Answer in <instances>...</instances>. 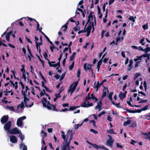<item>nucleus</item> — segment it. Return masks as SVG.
<instances>
[{"label":"nucleus","instance_id":"f257e3e1","mask_svg":"<svg viewBox=\"0 0 150 150\" xmlns=\"http://www.w3.org/2000/svg\"><path fill=\"white\" fill-rule=\"evenodd\" d=\"M61 132L62 134L61 135L62 137L64 140V142H67L68 141V139H69H69L70 138L69 135H71V134L72 136V137H73V134L72 133V130H69L67 131L66 134V136L67 137V138H66V136H65V135L64 132L63 131H62Z\"/></svg>","mask_w":150,"mask_h":150},{"label":"nucleus","instance_id":"f03ea898","mask_svg":"<svg viewBox=\"0 0 150 150\" xmlns=\"http://www.w3.org/2000/svg\"><path fill=\"white\" fill-rule=\"evenodd\" d=\"M41 101L42 104L43 106L44 107L47 108L48 110H51L52 109L51 104L49 101H47L45 98H43Z\"/></svg>","mask_w":150,"mask_h":150},{"label":"nucleus","instance_id":"7ed1b4c3","mask_svg":"<svg viewBox=\"0 0 150 150\" xmlns=\"http://www.w3.org/2000/svg\"><path fill=\"white\" fill-rule=\"evenodd\" d=\"M69 136L70 138L68 142L67 141V142H65L64 145L61 146L62 150H71L69 148V144L71 141L73 139V137L71 134L69 135Z\"/></svg>","mask_w":150,"mask_h":150},{"label":"nucleus","instance_id":"20e7f679","mask_svg":"<svg viewBox=\"0 0 150 150\" xmlns=\"http://www.w3.org/2000/svg\"><path fill=\"white\" fill-rule=\"evenodd\" d=\"M78 84V82L76 81L75 83L72 84L70 87L69 89L68 90V92H70L71 94L74 93L76 88V86Z\"/></svg>","mask_w":150,"mask_h":150},{"label":"nucleus","instance_id":"39448f33","mask_svg":"<svg viewBox=\"0 0 150 150\" xmlns=\"http://www.w3.org/2000/svg\"><path fill=\"white\" fill-rule=\"evenodd\" d=\"M21 132V130L18 128L15 127L14 128L11 129L9 131V133L11 134H19Z\"/></svg>","mask_w":150,"mask_h":150},{"label":"nucleus","instance_id":"423d86ee","mask_svg":"<svg viewBox=\"0 0 150 150\" xmlns=\"http://www.w3.org/2000/svg\"><path fill=\"white\" fill-rule=\"evenodd\" d=\"M12 125L11 122L10 121H9L5 123V124L4 126V129L7 131H8V133L9 131L11 130L10 128Z\"/></svg>","mask_w":150,"mask_h":150},{"label":"nucleus","instance_id":"0eeeda50","mask_svg":"<svg viewBox=\"0 0 150 150\" xmlns=\"http://www.w3.org/2000/svg\"><path fill=\"white\" fill-rule=\"evenodd\" d=\"M124 110H125L129 113H140L142 110L141 109H138L135 110H129V109L124 108Z\"/></svg>","mask_w":150,"mask_h":150},{"label":"nucleus","instance_id":"6e6552de","mask_svg":"<svg viewBox=\"0 0 150 150\" xmlns=\"http://www.w3.org/2000/svg\"><path fill=\"white\" fill-rule=\"evenodd\" d=\"M22 68L21 69V71L22 72V78L24 79L25 81H26V77L25 75V72L24 69L25 66L23 64L21 65Z\"/></svg>","mask_w":150,"mask_h":150},{"label":"nucleus","instance_id":"1a4fd4ad","mask_svg":"<svg viewBox=\"0 0 150 150\" xmlns=\"http://www.w3.org/2000/svg\"><path fill=\"white\" fill-rule=\"evenodd\" d=\"M8 116L7 115H4L1 119V122L3 124L6 123L8 120Z\"/></svg>","mask_w":150,"mask_h":150},{"label":"nucleus","instance_id":"9d476101","mask_svg":"<svg viewBox=\"0 0 150 150\" xmlns=\"http://www.w3.org/2000/svg\"><path fill=\"white\" fill-rule=\"evenodd\" d=\"M10 140L12 143H15L17 142V139L16 137L14 135H11L10 137Z\"/></svg>","mask_w":150,"mask_h":150},{"label":"nucleus","instance_id":"9b49d317","mask_svg":"<svg viewBox=\"0 0 150 150\" xmlns=\"http://www.w3.org/2000/svg\"><path fill=\"white\" fill-rule=\"evenodd\" d=\"M103 88H104L103 89V93L102 96V98H103L106 96L107 92L108 93L109 92L108 88H106L104 86Z\"/></svg>","mask_w":150,"mask_h":150},{"label":"nucleus","instance_id":"f8f14e48","mask_svg":"<svg viewBox=\"0 0 150 150\" xmlns=\"http://www.w3.org/2000/svg\"><path fill=\"white\" fill-rule=\"evenodd\" d=\"M93 12L92 11H91L90 14L88 17V19L87 20V22L86 23V25L88 23H89L91 20H93V16H92L93 14ZM86 26V25H85ZM86 28V26H85L84 27V28Z\"/></svg>","mask_w":150,"mask_h":150},{"label":"nucleus","instance_id":"ddd939ff","mask_svg":"<svg viewBox=\"0 0 150 150\" xmlns=\"http://www.w3.org/2000/svg\"><path fill=\"white\" fill-rule=\"evenodd\" d=\"M114 140H108L107 141L106 144L108 146H109L110 147H112Z\"/></svg>","mask_w":150,"mask_h":150},{"label":"nucleus","instance_id":"4468645a","mask_svg":"<svg viewBox=\"0 0 150 150\" xmlns=\"http://www.w3.org/2000/svg\"><path fill=\"white\" fill-rule=\"evenodd\" d=\"M129 62V64L128 65V70L129 71H130L132 69L133 67V66L132 65L133 62V60L130 59Z\"/></svg>","mask_w":150,"mask_h":150},{"label":"nucleus","instance_id":"2eb2a0df","mask_svg":"<svg viewBox=\"0 0 150 150\" xmlns=\"http://www.w3.org/2000/svg\"><path fill=\"white\" fill-rule=\"evenodd\" d=\"M91 23H90L89 24L86 30V31H88L91 32V29L92 26H93V25H94V23L93 22H92V24L90 25V24Z\"/></svg>","mask_w":150,"mask_h":150},{"label":"nucleus","instance_id":"dca6fc26","mask_svg":"<svg viewBox=\"0 0 150 150\" xmlns=\"http://www.w3.org/2000/svg\"><path fill=\"white\" fill-rule=\"evenodd\" d=\"M102 62V59H100L98 62L97 64V71H99L100 69V68Z\"/></svg>","mask_w":150,"mask_h":150},{"label":"nucleus","instance_id":"f3484780","mask_svg":"<svg viewBox=\"0 0 150 150\" xmlns=\"http://www.w3.org/2000/svg\"><path fill=\"white\" fill-rule=\"evenodd\" d=\"M17 125L18 127H21L23 125V122L22 120L19 118H18L17 120Z\"/></svg>","mask_w":150,"mask_h":150},{"label":"nucleus","instance_id":"a211bd4d","mask_svg":"<svg viewBox=\"0 0 150 150\" xmlns=\"http://www.w3.org/2000/svg\"><path fill=\"white\" fill-rule=\"evenodd\" d=\"M119 97L120 100H122L124 98H125V95H124L123 93L121 92L119 93Z\"/></svg>","mask_w":150,"mask_h":150},{"label":"nucleus","instance_id":"6ab92c4d","mask_svg":"<svg viewBox=\"0 0 150 150\" xmlns=\"http://www.w3.org/2000/svg\"><path fill=\"white\" fill-rule=\"evenodd\" d=\"M24 102L26 107H28V105H27V101H29L30 99L26 97V96H24Z\"/></svg>","mask_w":150,"mask_h":150},{"label":"nucleus","instance_id":"aec40b11","mask_svg":"<svg viewBox=\"0 0 150 150\" xmlns=\"http://www.w3.org/2000/svg\"><path fill=\"white\" fill-rule=\"evenodd\" d=\"M19 146L20 148H22L23 146V147L22 150H27V147L26 146L23 144V143H21L20 144Z\"/></svg>","mask_w":150,"mask_h":150},{"label":"nucleus","instance_id":"412c9836","mask_svg":"<svg viewBox=\"0 0 150 150\" xmlns=\"http://www.w3.org/2000/svg\"><path fill=\"white\" fill-rule=\"evenodd\" d=\"M42 35L46 38L48 42H49L51 45H52V42L50 40L49 38L44 33H42Z\"/></svg>","mask_w":150,"mask_h":150},{"label":"nucleus","instance_id":"4be33fe9","mask_svg":"<svg viewBox=\"0 0 150 150\" xmlns=\"http://www.w3.org/2000/svg\"><path fill=\"white\" fill-rule=\"evenodd\" d=\"M91 99L93 100L95 102H96L98 101V99L94 95L93 93H92L91 95Z\"/></svg>","mask_w":150,"mask_h":150},{"label":"nucleus","instance_id":"5701e85b","mask_svg":"<svg viewBox=\"0 0 150 150\" xmlns=\"http://www.w3.org/2000/svg\"><path fill=\"white\" fill-rule=\"evenodd\" d=\"M137 58L135 59H134V61L135 62L141 61V62L142 61V57H143V56H142V55H141L139 57L137 56Z\"/></svg>","mask_w":150,"mask_h":150},{"label":"nucleus","instance_id":"b1692460","mask_svg":"<svg viewBox=\"0 0 150 150\" xmlns=\"http://www.w3.org/2000/svg\"><path fill=\"white\" fill-rule=\"evenodd\" d=\"M113 93L112 91L110 93L108 96V98L109 99L111 100L112 103V102H114L112 100V97L113 94Z\"/></svg>","mask_w":150,"mask_h":150},{"label":"nucleus","instance_id":"393cba45","mask_svg":"<svg viewBox=\"0 0 150 150\" xmlns=\"http://www.w3.org/2000/svg\"><path fill=\"white\" fill-rule=\"evenodd\" d=\"M131 122V120H127L124 122L123 125L125 126L129 125Z\"/></svg>","mask_w":150,"mask_h":150},{"label":"nucleus","instance_id":"a878e982","mask_svg":"<svg viewBox=\"0 0 150 150\" xmlns=\"http://www.w3.org/2000/svg\"><path fill=\"white\" fill-rule=\"evenodd\" d=\"M112 103L114 105L116 106V107L118 108H123L122 107L120 106V103H114V102H112Z\"/></svg>","mask_w":150,"mask_h":150},{"label":"nucleus","instance_id":"bb28decb","mask_svg":"<svg viewBox=\"0 0 150 150\" xmlns=\"http://www.w3.org/2000/svg\"><path fill=\"white\" fill-rule=\"evenodd\" d=\"M36 48L37 50H38L39 49V53H40L41 52V49L40 47V46L39 45H38V43L36 41Z\"/></svg>","mask_w":150,"mask_h":150},{"label":"nucleus","instance_id":"cd10ccee","mask_svg":"<svg viewBox=\"0 0 150 150\" xmlns=\"http://www.w3.org/2000/svg\"><path fill=\"white\" fill-rule=\"evenodd\" d=\"M27 50L28 51V52H29V54H30V56L33 57V56L31 53L29 46L28 45H27Z\"/></svg>","mask_w":150,"mask_h":150},{"label":"nucleus","instance_id":"c85d7f7f","mask_svg":"<svg viewBox=\"0 0 150 150\" xmlns=\"http://www.w3.org/2000/svg\"><path fill=\"white\" fill-rule=\"evenodd\" d=\"M19 137L20 139L22 140L21 143H23V141L24 139V136L22 135L21 132L19 134Z\"/></svg>","mask_w":150,"mask_h":150},{"label":"nucleus","instance_id":"c756f323","mask_svg":"<svg viewBox=\"0 0 150 150\" xmlns=\"http://www.w3.org/2000/svg\"><path fill=\"white\" fill-rule=\"evenodd\" d=\"M87 101H86L85 99V100L84 102H83V104H81V106L83 107L86 108L87 107V104H86V102Z\"/></svg>","mask_w":150,"mask_h":150},{"label":"nucleus","instance_id":"7c9ffc66","mask_svg":"<svg viewBox=\"0 0 150 150\" xmlns=\"http://www.w3.org/2000/svg\"><path fill=\"white\" fill-rule=\"evenodd\" d=\"M107 133H109L110 134H116V133L114 132H113V129H110L107 131Z\"/></svg>","mask_w":150,"mask_h":150},{"label":"nucleus","instance_id":"2f4dec72","mask_svg":"<svg viewBox=\"0 0 150 150\" xmlns=\"http://www.w3.org/2000/svg\"><path fill=\"white\" fill-rule=\"evenodd\" d=\"M101 106H100V105H97L95 107V110H97V109H98V111H100L101 110L102 108H101Z\"/></svg>","mask_w":150,"mask_h":150},{"label":"nucleus","instance_id":"473e14b6","mask_svg":"<svg viewBox=\"0 0 150 150\" xmlns=\"http://www.w3.org/2000/svg\"><path fill=\"white\" fill-rule=\"evenodd\" d=\"M137 126V123L135 122H134L131 124L130 125V127H135Z\"/></svg>","mask_w":150,"mask_h":150},{"label":"nucleus","instance_id":"72a5a7b5","mask_svg":"<svg viewBox=\"0 0 150 150\" xmlns=\"http://www.w3.org/2000/svg\"><path fill=\"white\" fill-rule=\"evenodd\" d=\"M90 93H88V94L87 96L86 97L85 100L86 101H87V100H90L91 99V96H90Z\"/></svg>","mask_w":150,"mask_h":150},{"label":"nucleus","instance_id":"f704fd0d","mask_svg":"<svg viewBox=\"0 0 150 150\" xmlns=\"http://www.w3.org/2000/svg\"><path fill=\"white\" fill-rule=\"evenodd\" d=\"M136 18V16H135L134 18L133 16H130V17L129 18V19L132 21L133 22H135V21L134 19V18Z\"/></svg>","mask_w":150,"mask_h":150},{"label":"nucleus","instance_id":"c9c22d12","mask_svg":"<svg viewBox=\"0 0 150 150\" xmlns=\"http://www.w3.org/2000/svg\"><path fill=\"white\" fill-rule=\"evenodd\" d=\"M144 52L146 53H147L149 51H150V47H147L145 49H144Z\"/></svg>","mask_w":150,"mask_h":150},{"label":"nucleus","instance_id":"e433bc0d","mask_svg":"<svg viewBox=\"0 0 150 150\" xmlns=\"http://www.w3.org/2000/svg\"><path fill=\"white\" fill-rule=\"evenodd\" d=\"M41 133L42 134H43L44 135H42V138H44L45 137L47 136V133L44 132L43 130H42L41 131Z\"/></svg>","mask_w":150,"mask_h":150},{"label":"nucleus","instance_id":"4c0bfd02","mask_svg":"<svg viewBox=\"0 0 150 150\" xmlns=\"http://www.w3.org/2000/svg\"><path fill=\"white\" fill-rule=\"evenodd\" d=\"M20 106L21 109L23 108H24V104L23 102H22L20 105H19L17 107L18 108V107Z\"/></svg>","mask_w":150,"mask_h":150},{"label":"nucleus","instance_id":"58836bf2","mask_svg":"<svg viewBox=\"0 0 150 150\" xmlns=\"http://www.w3.org/2000/svg\"><path fill=\"white\" fill-rule=\"evenodd\" d=\"M83 124V122L81 123V124H78L75 125V128L76 129H77L79 128V127L82 125Z\"/></svg>","mask_w":150,"mask_h":150},{"label":"nucleus","instance_id":"ea45409f","mask_svg":"<svg viewBox=\"0 0 150 150\" xmlns=\"http://www.w3.org/2000/svg\"><path fill=\"white\" fill-rule=\"evenodd\" d=\"M144 117H146L145 119L148 120H150V115L148 114L145 115Z\"/></svg>","mask_w":150,"mask_h":150},{"label":"nucleus","instance_id":"a19ab883","mask_svg":"<svg viewBox=\"0 0 150 150\" xmlns=\"http://www.w3.org/2000/svg\"><path fill=\"white\" fill-rule=\"evenodd\" d=\"M89 123H92L93 127H96V126L95 121L94 120H91L90 121Z\"/></svg>","mask_w":150,"mask_h":150},{"label":"nucleus","instance_id":"79ce46f5","mask_svg":"<svg viewBox=\"0 0 150 150\" xmlns=\"http://www.w3.org/2000/svg\"><path fill=\"white\" fill-rule=\"evenodd\" d=\"M141 75V74L140 73H136L135 74V76L134 77V79H135L137 78L139 76H140Z\"/></svg>","mask_w":150,"mask_h":150},{"label":"nucleus","instance_id":"37998d69","mask_svg":"<svg viewBox=\"0 0 150 150\" xmlns=\"http://www.w3.org/2000/svg\"><path fill=\"white\" fill-rule=\"evenodd\" d=\"M52 106L53 107V109H52V110L54 111H58V110L56 108V105H53L52 104H51Z\"/></svg>","mask_w":150,"mask_h":150},{"label":"nucleus","instance_id":"c03bdc74","mask_svg":"<svg viewBox=\"0 0 150 150\" xmlns=\"http://www.w3.org/2000/svg\"><path fill=\"white\" fill-rule=\"evenodd\" d=\"M74 62H73L72 63V64L69 66V69L70 70H71L73 68L74 65Z\"/></svg>","mask_w":150,"mask_h":150},{"label":"nucleus","instance_id":"a18cd8bd","mask_svg":"<svg viewBox=\"0 0 150 150\" xmlns=\"http://www.w3.org/2000/svg\"><path fill=\"white\" fill-rule=\"evenodd\" d=\"M101 85V84H100H100L99 83V81H98V83H97L96 85L95 86L93 87V88H99L100 86Z\"/></svg>","mask_w":150,"mask_h":150},{"label":"nucleus","instance_id":"49530a36","mask_svg":"<svg viewBox=\"0 0 150 150\" xmlns=\"http://www.w3.org/2000/svg\"><path fill=\"white\" fill-rule=\"evenodd\" d=\"M19 84L21 85L22 87V89H23L24 88V85H23L22 82L21 81V80H20V81L19 82Z\"/></svg>","mask_w":150,"mask_h":150},{"label":"nucleus","instance_id":"de8ad7c7","mask_svg":"<svg viewBox=\"0 0 150 150\" xmlns=\"http://www.w3.org/2000/svg\"><path fill=\"white\" fill-rule=\"evenodd\" d=\"M75 109V106H70L69 107V110L70 111H73Z\"/></svg>","mask_w":150,"mask_h":150},{"label":"nucleus","instance_id":"09e8293b","mask_svg":"<svg viewBox=\"0 0 150 150\" xmlns=\"http://www.w3.org/2000/svg\"><path fill=\"white\" fill-rule=\"evenodd\" d=\"M92 65V64H88L87 66V70L88 69L89 70V71H90L92 69L91 68Z\"/></svg>","mask_w":150,"mask_h":150},{"label":"nucleus","instance_id":"8fccbe9b","mask_svg":"<svg viewBox=\"0 0 150 150\" xmlns=\"http://www.w3.org/2000/svg\"><path fill=\"white\" fill-rule=\"evenodd\" d=\"M148 28V27L147 24L145 25H144L142 26V28L144 30L147 29Z\"/></svg>","mask_w":150,"mask_h":150},{"label":"nucleus","instance_id":"3c124183","mask_svg":"<svg viewBox=\"0 0 150 150\" xmlns=\"http://www.w3.org/2000/svg\"><path fill=\"white\" fill-rule=\"evenodd\" d=\"M148 105H146L144 107L142 108V111H145L147 110L148 109Z\"/></svg>","mask_w":150,"mask_h":150},{"label":"nucleus","instance_id":"603ef678","mask_svg":"<svg viewBox=\"0 0 150 150\" xmlns=\"http://www.w3.org/2000/svg\"><path fill=\"white\" fill-rule=\"evenodd\" d=\"M65 73H64L62 74V75L61 76V77L60 78V81H62V80L65 77Z\"/></svg>","mask_w":150,"mask_h":150},{"label":"nucleus","instance_id":"864d4df0","mask_svg":"<svg viewBox=\"0 0 150 150\" xmlns=\"http://www.w3.org/2000/svg\"><path fill=\"white\" fill-rule=\"evenodd\" d=\"M116 147L117 148L119 147L121 149H122L123 147V146H122L119 145L118 143H116Z\"/></svg>","mask_w":150,"mask_h":150},{"label":"nucleus","instance_id":"5fc2aeb1","mask_svg":"<svg viewBox=\"0 0 150 150\" xmlns=\"http://www.w3.org/2000/svg\"><path fill=\"white\" fill-rule=\"evenodd\" d=\"M148 101V100H142L139 102L138 103H144Z\"/></svg>","mask_w":150,"mask_h":150},{"label":"nucleus","instance_id":"6e6d98bb","mask_svg":"<svg viewBox=\"0 0 150 150\" xmlns=\"http://www.w3.org/2000/svg\"><path fill=\"white\" fill-rule=\"evenodd\" d=\"M81 74V71L80 69H79L77 71V77L79 78L80 77V75Z\"/></svg>","mask_w":150,"mask_h":150},{"label":"nucleus","instance_id":"4d7b16f0","mask_svg":"<svg viewBox=\"0 0 150 150\" xmlns=\"http://www.w3.org/2000/svg\"><path fill=\"white\" fill-rule=\"evenodd\" d=\"M90 131L91 132H93V133L96 134L98 133V132L93 129H90Z\"/></svg>","mask_w":150,"mask_h":150},{"label":"nucleus","instance_id":"13d9d810","mask_svg":"<svg viewBox=\"0 0 150 150\" xmlns=\"http://www.w3.org/2000/svg\"><path fill=\"white\" fill-rule=\"evenodd\" d=\"M67 28L68 27L64 26H63L62 27V29L64 28L63 30V31L64 32H65L66 31L67 29Z\"/></svg>","mask_w":150,"mask_h":150},{"label":"nucleus","instance_id":"bf43d9fd","mask_svg":"<svg viewBox=\"0 0 150 150\" xmlns=\"http://www.w3.org/2000/svg\"><path fill=\"white\" fill-rule=\"evenodd\" d=\"M135 62L136 63L135 65V67L136 68L139 66V64L140 63L141 61H137Z\"/></svg>","mask_w":150,"mask_h":150},{"label":"nucleus","instance_id":"052dcab7","mask_svg":"<svg viewBox=\"0 0 150 150\" xmlns=\"http://www.w3.org/2000/svg\"><path fill=\"white\" fill-rule=\"evenodd\" d=\"M10 36L7 35H6V40L8 42H9L10 41Z\"/></svg>","mask_w":150,"mask_h":150},{"label":"nucleus","instance_id":"680f3d73","mask_svg":"<svg viewBox=\"0 0 150 150\" xmlns=\"http://www.w3.org/2000/svg\"><path fill=\"white\" fill-rule=\"evenodd\" d=\"M40 76H41L42 78L44 80V81L45 83H46V81L45 79V78H44V76L42 75V74H41V73L40 72Z\"/></svg>","mask_w":150,"mask_h":150},{"label":"nucleus","instance_id":"e2e57ef3","mask_svg":"<svg viewBox=\"0 0 150 150\" xmlns=\"http://www.w3.org/2000/svg\"><path fill=\"white\" fill-rule=\"evenodd\" d=\"M34 21H35L37 23V30H38V29H39V28H40L39 24L38 22L36 20H34Z\"/></svg>","mask_w":150,"mask_h":150},{"label":"nucleus","instance_id":"0e129e2a","mask_svg":"<svg viewBox=\"0 0 150 150\" xmlns=\"http://www.w3.org/2000/svg\"><path fill=\"white\" fill-rule=\"evenodd\" d=\"M43 54L45 58V59H47V57H48V55L47 53L45 52Z\"/></svg>","mask_w":150,"mask_h":150},{"label":"nucleus","instance_id":"69168bd1","mask_svg":"<svg viewBox=\"0 0 150 150\" xmlns=\"http://www.w3.org/2000/svg\"><path fill=\"white\" fill-rule=\"evenodd\" d=\"M105 111H103L102 112L100 113L98 115V116L99 117H100L101 116L104 114L105 113Z\"/></svg>","mask_w":150,"mask_h":150},{"label":"nucleus","instance_id":"338daca9","mask_svg":"<svg viewBox=\"0 0 150 150\" xmlns=\"http://www.w3.org/2000/svg\"><path fill=\"white\" fill-rule=\"evenodd\" d=\"M55 97L57 98H59L61 97V96L60 95V93H59L57 94H55Z\"/></svg>","mask_w":150,"mask_h":150},{"label":"nucleus","instance_id":"774afa93","mask_svg":"<svg viewBox=\"0 0 150 150\" xmlns=\"http://www.w3.org/2000/svg\"><path fill=\"white\" fill-rule=\"evenodd\" d=\"M127 86V84L126 83H125V84L123 86L122 90L123 91H124L126 89V88Z\"/></svg>","mask_w":150,"mask_h":150}]
</instances>
